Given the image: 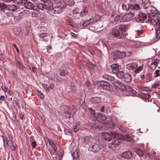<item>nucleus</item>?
<instances>
[{
  "label": "nucleus",
  "instance_id": "23",
  "mask_svg": "<svg viewBox=\"0 0 160 160\" xmlns=\"http://www.w3.org/2000/svg\"><path fill=\"white\" fill-rule=\"evenodd\" d=\"M56 5L58 7H60L62 9L65 8L66 7V4L64 0H62L57 3Z\"/></svg>",
  "mask_w": 160,
  "mask_h": 160
},
{
  "label": "nucleus",
  "instance_id": "52",
  "mask_svg": "<svg viewBox=\"0 0 160 160\" xmlns=\"http://www.w3.org/2000/svg\"><path fill=\"white\" fill-rule=\"evenodd\" d=\"M78 130V128L76 126H74L72 128V131L74 132H77Z\"/></svg>",
  "mask_w": 160,
  "mask_h": 160
},
{
  "label": "nucleus",
  "instance_id": "60",
  "mask_svg": "<svg viewBox=\"0 0 160 160\" xmlns=\"http://www.w3.org/2000/svg\"><path fill=\"white\" fill-rule=\"evenodd\" d=\"M81 106L84 109L86 108V105L84 101L83 102L82 104H81Z\"/></svg>",
  "mask_w": 160,
  "mask_h": 160
},
{
  "label": "nucleus",
  "instance_id": "48",
  "mask_svg": "<svg viewBox=\"0 0 160 160\" xmlns=\"http://www.w3.org/2000/svg\"><path fill=\"white\" fill-rule=\"evenodd\" d=\"M109 85H110V84L109 83L107 85L106 84V85L105 86L103 87L102 88L103 89L106 90H109L111 89V88H110Z\"/></svg>",
  "mask_w": 160,
  "mask_h": 160
},
{
  "label": "nucleus",
  "instance_id": "4",
  "mask_svg": "<svg viewBox=\"0 0 160 160\" xmlns=\"http://www.w3.org/2000/svg\"><path fill=\"white\" fill-rule=\"evenodd\" d=\"M76 112L75 108L73 107H70L68 110L64 112L63 115L66 118H70L73 116Z\"/></svg>",
  "mask_w": 160,
  "mask_h": 160
},
{
  "label": "nucleus",
  "instance_id": "26",
  "mask_svg": "<svg viewBox=\"0 0 160 160\" xmlns=\"http://www.w3.org/2000/svg\"><path fill=\"white\" fill-rule=\"evenodd\" d=\"M125 90H126L127 92H128L129 94L131 96L134 95L136 93V91H135L132 88L129 87H127L126 88V89Z\"/></svg>",
  "mask_w": 160,
  "mask_h": 160
},
{
  "label": "nucleus",
  "instance_id": "39",
  "mask_svg": "<svg viewBox=\"0 0 160 160\" xmlns=\"http://www.w3.org/2000/svg\"><path fill=\"white\" fill-rule=\"evenodd\" d=\"M160 82L159 81H157L155 83L152 85V88H156L160 86Z\"/></svg>",
  "mask_w": 160,
  "mask_h": 160
},
{
  "label": "nucleus",
  "instance_id": "19",
  "mask_svg": "<svg viewBox=\"0 0 160 160\" xmlns=\"http://www.w3.org/2000/svg\"><path fill=\"white\" fill-rule=\"evenodd\" d=\"M6 141H7V145H8L10 147V149L12 151H14L16 149V146L14 144L13 141L10 139L8 141L7 138Z\"/></svg>",
  "mask_w": 160,
  "mask_h": 160
},
{
  "label": "nucleus",
  "instance_id": "5",
  "mask_svg": "<svg viewBox=\"0 0 160 160\" xmlns=\"http://www.w3.org/2000/svg\"><path fill=\"white\" fill-rule=\"evenodd\" d=\"M101 149V145L100 144L98 143H95L92 145L89 146V149L94 152H98Z\"/></svg>",
  "mask_w": 160,
  "mask_h": 160
},
{
  "label": "nucleus",
  "instance_id": "31",
  "mask_svg": "<svg viewBox=\"0 0 160 160\" xmlns=\"http://www.w3.org/2000/svg\"><path fill=\"white\" fill-rule=\"evenodd\" d=\"M24 6L25 7L28 9H31L33 6V3L30 2H27L24 3Z\"/></svg>",
  "mask_w": 160,
  "mask_h": 160
},
{
  "label": "nucleus",
  "instance_id": "40",
  "mask_svg": "<svg viewBox=\"0 0 160 160\" xmlns=\"http://www.w3.org/2000/svg\"><path fill=\"white\" fill-rule=\"evenodd\" d=\"M157 65L158 63L157 62L154 61L152 63L151 65V68L152 69H154L157 67Z\"/></svg>",
  "mask_w": 160,
  "mask_h": 160
},
{
  "label": "nucleus",
  "instance_id": "17",
  "mask_svg": "<svg viewBox=\"0 0 160 160\" xmlns=\"http://www.w3.org/2000/svg\"><path fill=\"white\" fill-rule=\"evenodd\" d=\"M88 114L89 116L93 120L97 118L95 112L92 108H89Z\"/></svg>",
  "mask_w": 160,
  "mask_h": 160
},
{
  "label": "nucleus",
  "instance_id": "11",
  "mask_svg": "<svg viewBox=\"0 0 160 160\" xmlns=\"http://www.w3.org/2000/svg\"><path fill=\"white\" fill-rule=\"evenodd\" d=\"M112 34L114 36L120 39H122L124 38L123 35L121 34L120 31L117 29L112 28Z\"/></svg>",
  "mask_w": 160,
  "mask_h": 160
},
{
  "label": "nucleus",
  "instance_id": "25",
  "mask_svg": "<svg viewBox=\"0 0 160 160\" xmlns=\"http://www.w3.org/2000/svg\"><path fill=\"white\" fill-rule=\"evenodd\" d=\"M7 8L9 11H13L17 9V7L15 5L11 4L7 6Z\"/></svg>",
  "mask_w": 160,
  "mask_h": 160
},
{
  "label": "nucleus",
  "instance_id": "8",
  "mask_svg": "<svg viewBox=\"0 0 160 160\" xmlns=\"http://www.w3.org/2000/svg\"><path fill=\"white\" fill-rule=\"evenodd\" d=\"M112 133H113V132H111L110 133L106 132H104L102 133V137L105 140L110 141L112 139V136H113L112 134Z\"/></svg>",
  "mask_w": 160,
  "mask_h": 160
},
{
  "label": "nucleus",
  "instance_id": "63",
  "mask_svg": "<svg viewBox=\"0 0 160 160\" xmlns=\"http://www.w3.org/2000/svg\"><path fill=\"white\" fill-rule=\"evenodd\" d=\"M144 97L146 98H150V96L148 94H144Z\"/></svg>",
  "mask_w": 160,
  "mask_h": 160
},
{
  "label": "nucleus",
  "instance_id": "28",
  "mask_svg": "<svg viewBox=\"0 0 160 160\" xmlns=\"http://www.w3.org/2000/svg\"><path fill=\"white\" fill-rule=\"evenodd\" d=\"M49 144L51 145L52 147L53 148V151H54V152H58L57 151V148L56 146V145L54 142L52 140H49Z\"/></svg>",
  "mask_w": 160,
  "mask_h": 160
},
{
  "label": "nucleus",
  "instance_id": "6",
  "mask_svg": "<svg viewBox=\"0 0 160 160\" xmlns=\"http://www.w3.org/2000/svg\"><path fill=\"white\" fill-rule=\"evenodd\" d=\"M135 13L129 12L127 13L122 16V22H128L135 15Z\"/></svg>",
  "mask_w": 160,
  "mask_h": 160
},
{
  "label": "nucleus",
  "instance_id": "34",
  "mask_svg": "<svg viewBox=\"0 0 160 160\" xmlns=\"http://www.w3.org/2000/svg\"><path fill=\"white\" fill-rule=\"evenodd\" d=\"M91 137L89 136H86L83 138L82 142L85 144H87L89 142L91 141Z\"/></svg>",
  "mask_w": 160,
  "mask_h": 160
},
{
  "label": "nucleus",
  "instance_id": "9",
  "mask_svg": "<svg viewBox=\"0 0 160 160\" xmlns=\"http://www.w3.org/2000/svg\"><path fill=\"white\" fill-rule=\"evenodd\" d=\"M68 68L69 67L68 65H65L64 67L60 70L59 75L62 77H65L66 75L68 73Z\"/></svg>",
  "mask_w": 160,
  "mask_h": 160
},
{
  "label": "nucleus",
  "instance_id": "59",
  "mask_svg": "<svg viewBox=\"0 0 160 160\" xmlns=\"http://www.w3.org/2000/svg\"><path fill=\"white\" fill-rule=\"evenodd\" d=\"M13 101L14 103H15L16 105H18V101L17 99L16 98H14Z\"/></svg>",
  "mask_w": 160,
  "mask_h": 160
},
{
  "label": "nucleus",
  "instance_id": "38",
  "mask_svg": "<svg viewBox=\"0 0 160 160\" xmlns=\"http://www.w3.org/2000/svg\"><path fill=\"white\" fill-rule=\"evenodd\" d=\"M79 155V152L77 150L74 151L72 154L74 158L78 159Z\"/></svg>",
  "mask_w": 160,
  "mask_h": 160
},
{
  "label": "nucleus",
  "instance_id": "32",
  "mask_svg": "<svg viewBox=\"0 0 160 160\" xmlns=\"http://www.w3.org/2000/svg\"><path fill=\"white\" fill-rule=\"evenodd\" d=\"M102 78L108 81H113L114 80L113 77L108 74H105L102 76Z\"/></svg>",
  "mask_w": 160,
  "mask_h": 160
},
{
  "label": "nucleus",
  "instance_id": "3",
  "mask_svg": "<svg viewBox=\"0 0 160 160\" xmlns=\"http://www.w3.org/2000/svg\"><path fill=\"white\" fill-rule=\"evenodd\" d=\"M118 77L127 82H130L132 79L131 75L128 73H124L123 72H119L117 75Z\"/></svg>",
  "mask_w": 160,
  "mask_h": 160
},
{
  "label": "nucleus",
  "instance_id": "50",
  "mask_svg": "<svg viewBox=\"0 0 160 160\" xmlns=\"http://www.w3.org/2000/svg\"><path fill=\"white\" fill-rule=\"evenodd\" d=\"M37 95L40 98L43 99L44 98V95L42 93H40L38 91V92Z\"/></svg>",
  "mask_w": 160,
  "mask_h": 160
},
{
  "label": "nucleus",
  "instance_id": "14",
  "mask_svg": "<svg viewBox=\"0 0 160 160\" xmlns=\"http://www.w3.org/2000/svg\"><path fill=\"white\" fill-rule=\"evenodd\" d=\"M117 28L120 29L122 32V34L124 35V33L126 32L128 28L127 25L122 24H120L116 26Z\"/></svg>",
  "mask_w": 160,
  "mask_h": 160
},
{
  "label": "nucleus",
  "instance_id": "49",
  "mask_svg": "<svg viewBox=\"0 0 160 160\" xmlns=\"http://www.w3.org/2000/svg\"><path fill=\"white\" fill-rule=\"evenodd\" d=\"M51 155V156L53 158H54V157H55L54 155V154L55 153H57L58 152H55L54 151H52L50 148L48 149Z\"/></svg>",
  "mask_w": 160,
  "mask_h": 160
},
{
  "label": "nucleus",
  "instance_id": "2",
  "mask_svg": "<svg viewBox=\"0 0 160 160\" xmlns=\"http://www.w3.org/2000/svg\"><path fill=\"white\" fill-rule=\"evenodd\" d=\"M152 18H148V22L151 24H152L156 27L158 26V24H160V17L156 13H152L151 14Z\"/></svg>",
  "mask_w": 160,
  "mask_h": 160
},
{
  "label": "nucleus",
  "instance_id": "53",
  "mask_svg": "<svg viewBox=\"0 0 160 160\" xmlns=\"http://www.w3.org/2000/svg\"><path fill=\"white\" fill-rule=\"evenodd\" d=\"M119 129L122 132H125L127 130V128L121 126L119 128Z\"/></svg>",
  "mask_w": 160,
  "mask_h": 160
},
{
  "label": "nucleus",
  "instance_id": "36",
  "mask_svg": "<svg viewBox=\"0 0 160 160\" xmlns=\"http://www.w3.org/2000/svg\"><path fill=\"white\" fill-rule=\"evenodd\" d=\"M108 83H109L108 82L104 81H100L98 83V85L100 86L101 88L105 86L106 84H108Z\"/></svg>",
  "mask_w": 160,
  "mask_h": 160
},
{
  "label": "nucleus",
  "instance_id": "42",
  "mask_svg": "<svg viewBox=\"0 0 160 160\" xmlns=\"http://www.w3.org/2000/svg\"><path fill=\"white\" fill-rule=\"evenodd\" d=\"M100 15H96L93 17L92 18L94 20V22L95 23L100 19Z\"/></svg>",
  "mask_w": 160,
  "mask_h": 160
},
{
  "label": "nucleus",
  "instance_id": "37",
  "mask_svg": "<svg viewBox=\"0 0 160 160\" xmlns=\"http://www.w3.org/2000/svg\"><path fill=\"white\" fill-rule=\"evenodd\" d=\"M129 8L135 10H138L139 9V5L138 4L131 5L129 6Z\"/></svg>",
  "mask_w": 160,
  "mask_h": 160
},
{
  "label": "nucleus",
  "instance_id": "22",
  "mask_svg": "<svg viewBox=\"0 0 160 160\" xmlns=\"http://www.w3.org/2000/svg\"><path fill=\"white\" fill-rule=\"evenodd\" d=\"M94 23V20L91 18L88 20H86L82 23V25L84 27H86L88 25Z\"/></svg>",
  "mask_w": 160,
  "mask_h": 160
},
{
  "label": "nucleus",
  "instance_id": "62",
  "mask_svg": "<svg viewBox=\"0 0 160 160\" xmlns=\"http://www.w3.org/2000/svg\"><path fill=\"white\" fill-rule=\"evenodd\" d=\"M120 83V82H114V85L116 87H117L118 88V87H119V84Z\"/></svg>",
  "mask_w": 160,
  "mask_h": 160
},
{
  "label": "nucleus",
  "instance_id": "46",
  "mask_svg": "<svg viewBox=\"0 0 160 160\" xmlns=\"http://www.w3.org/2000/svg\"><path fill=\"white\" fill-rule=\"evenodd\" d=\"M5 8H7L6 5L3 2H0V9H3Z\"/></svg>",
  "mask_w": 160,
  "mask_h": 160
},
{
  "label": "nucleus",
  "instance_id": "24",
  "mask_svg": "<svg viewBox=\"0 0 160 160\" xmlns=\"http://www.w3.org/2000/svg\"><path fill=\"white\" fill-rule=\"evenodd\" d=\"M92 102L94 103H98L101 102V98L100 97H96L92 98L91 99Z\"/></svg>",
  "mask_w": 160,
  "mask_h": 160
},
{
  "label": "nucleus",
  "instance_id": "13",
  "mask_svg": "<svg viewBox=\"0 0 160 160\" xmlns=\"http://www.w3.org/2000/svg\"><path fill=\"white\" fill-rule=\"evenodd\" d=\"M136 18L137 20L142 21L147 18V15L141 12H139L137 15L136 16Z\"/></svg>",
  "mask_w": 160,
  "mask_h": 160
},
{
  "label": "nucleus",
  "instance_id": "15",
  "mask_svg": "<svg viewBox=\"0 0 160 160\" xmlns=\"http://www.w3.org/2000/svg\"><path fill=\"white\" fill-rule=\"evenodd\" d=\"M137 64L134 62L128 64L126 65V67L127 69L130 70H132L134 71L137 68Z\"/></svg>",
  "mask_w": 160,
  "mask_h": 160
},
{
  "label": "nucleus",
  "instance_id": "41",
  "mask_svg": "<svg viewBox=\"0 0 160 160\" xmlns=\"http://www.w3.org/2000/svg\"><path fill=\"white\" fill-rule=\"evenodd\" d=\"M154 77L155 78H157L160 76V70L158 69L156 70L153 73Z\"/></svg>",
  "mask_w": 160,
  "mask_h": 160
},
{
  "label": "nucleus",
  "instance_id": "27",
  "mask_svg": "<svg viewBox=\"0 0 160 160\" xmlns=\"http://www.w3.org/2000/svg\"><path fill=\"white\" fill-rule=\"evenodd\" d=\"M88 9L87 7H84L82 10L80 12V15L82 17H83L84 15H86L88 13Z\"/></svg>",
  "mask_w": 160,
  "mask_h": 160
},
{
  "label": "nucleus",
  "instance_id": "54",
  "mask_svg": "<svg viewBox=\"0 0 160 160\" xmlns=\"http://www.w3.org/2000/svg\"><path fill=\"white\" fill-rule=\"evenodd\" d=\"M13 2L16 3L20 4L22 2V0H13Z\"/></svg>",
  "mask_w": 160,
  "mask_h": 160
},
{
  "label": "nucleus",
  "instance_id": "56",
  "mask_svg": "<svg viewBox=\"0 0 160 160\" xmlns=\"http://www.w3.org/2000/svg\"><path fill=\"white\" fill-rule=\"evenodd\" d=\"M32 17H36L38 16V14L36 12H32Z\"/></svg>",
  "mask_w": 160,
  "mask_h": 160
},
{
  "label": "nucleus",
  "instance_id": "61",
  "mask_svg": "<svg viewBox=\"0 0 160 160\" xmlns=\"http://www.w3.org/2000/svg\"><path fill=\"white\" fill-rule=\"evenodd\" d=\"M19 115L20 118L22 120L23 119V118H24V116L23 115V114L21 113L19 114Z\"/></svg>",
  "mask_w": 160,
  "mask_h": 160
},
{
  "label": "nucleus",
  "instance_id": "51",
  "mask_svg": "<svg viewBox=\"0 0 160 160\" xmlns=\"http://www.w3.org/2000/svg\"><path fill=\"white\" fill-rule=\"evenodd\" d=\"M47 35V33H41L39 35V37H40V38H44V37H46Z\"/></svg>",
  "mask_w": 160,
  "mask_h": 160
},
{
  "label": "nucleus",
  "instance_id": "45",
  "mask_svg": "<svg viewBox=\"0 0 160 160\" xmlns=\"http://www.w3.org/2000/svg\"><path fill=\"white\" fill-rule=\"evenodd\" d=\"M119 87H118V88L121 90L123 91H125L126 89V88L125 86L122 83H120L119 85Z\"/></svg>",
  "mask_w": 160,
  "mask_h": 160
},
{
  "label": "nucleus",
  "instance_id": "35",
  "mask_svg": "<svg viewBox=\"0 0 160 160\" xmlns=\"http://www.w3.org/2000/svg\"><path fill=\"white\" fill-rule=\"evenodd\" d=\"M65 3L66 6L68 5L69 6H73L75 4V1L74 0H65Z\"/></svg>",
  "mask_w": 160,
  "mask_h": 160
},
{
  "label": "nucleus",
  "instance_id": "12",
  "mask_svg": "<svg viewBox=\"0 0 160 160\" xmlns=\"http://www.w3.org/2000/svg\"><path fill=\"white\" fill-rule=\"evenodd\" d=\"M120 156L121 157L127 159L130 158L132 156V152L130 151H128L122 153Z\"/></svg>",
  "mask_w": 160,
  "mask_h": 160
},
{
  "label": "nucleus",
  "instance_id": "44",
  "mask_svg": "<svg viewBox=\"0 0 160 160\" xmlns=\"http://www.w3.org/2000/svg\"><path fill=\"white\" fill-rule=\"evenodd\" d=\"M38 7L39 9L41 10H44L46 9L44 3L40 4L38 5Z\"/></svg>",
  "mask_w": 160,
  "mask_h": 160
},
{
  "label": "nucleus",
  "instance_id": "57",
  "mask_svg": "<svg viewBox=\"0 0 160 160\" xmlns=\"http://www.w3.org/2000/svg\"><path fill=\"white\" fill-rule=\"evenodd\" d=\"M72 12L73 13H77L79 12V10L78 8L73 9L72 10Z\"/></svg>",
  "mask_w": 160,
  "mask_h": 160
},
{
  "label": "nucleus",
  "instance_id": "20",
  "mask_svg": "<svg viewBox=\"0 0 160 160\" xmlns=\"http://www.w3.org/2000/svg\"><path fill=\"white\" fill-rule=\"evenodd\" d=\"M111 68L112 69V72L113 73L118 74V73L120 72L119 69V65L117 64H112L111 65Z\"/></svg>",
  "mask_w": 160,
  "mask_h": 160
},
{
  "label": "nucleus",
  "instance_id": "21",
  "mask_svg": "<svg viewBox=\"0 0 160 160\" xmlns=\"http://www.w3.org/2000/svg\"><path fill=\"white\" fill-rule=\"evenodd\" d=\"M15 60V64L17 67H18L20 70H23L25 68V67L23 65L22 63L19 60L16 59Z\"/></svg>",
  "mask_w": 160,
  "mask_h": 160
},
{
  "label": "nucleus",
  "instance_id": "43",
  "mask_svg": "<svg viewBox=\"0 0 160 160\" xmlns=\"http://www.w3.org/2000/svg\"><path fill=\"white\" fill-rule=\"evenodd\" d=\"M143 68L142 66H141L135 69L134 71V72L136 73H139L142 70Z\"/></svg>",
  "mask_w": 160,
  "mask_h": 160
},
{
  "label": "nucleus",
  "instance_id": "1",
  "mask_svg": "<svg viewBox=\"0 0 160 160\" xmlns=\"http://www.w3.org/2000/svg\"><path fill=\"white\" fill-rule=\"evenodd\" d=\"M113 135V139L111 143H109V146L110 148L114 150L115 148L117 147V146L120 145V142L121 141V139L120 138H119L117 133L116 132H113V133H112ZM121 138L122 140L127 141H131L132 140V138L128 135H122Z\"/></svg>",
  "mask_w": 160,
  "mask_h": 160
},
{
  "label": "nucleus",
  "instance_id": "55",
  "mask_svg": "<svg viewBox=\"0 0 160 160\" xmlns=\"http://www.w3.org/2000/svg\"><path fill=\"white\" fill-rule=\"evenodd\" d=\"M31 145H32V147L33 148H35L36 147V145H37L36 142L35 141H33L31 143Z\"/></svg>",
  "mask_w": 160,
  "mask_h": 160
},
{
  "label": "nucleus",
  "instance_id": "58",
  "mask_svg": "<svg viewBox=\"0 0 160 160\" xmlns=\"http://www.w3.org/2000/svg\"><path fill=\"white\" fill-rule=\"evenodd\" d=\"M32 8H33V9L35 11H38L39 10L38 5L33 6Z\"/></svg>",
  "mask_w": 160,
  "mask_h": 160
},
{
  "label": "nucleus",
  "instance_id": "16",
  "mask_svg": "<svg viewBox=\"0 0 160 160\" xmlns=\"http://www.w3.org/2000/svg\"><path fill=\"white\" fill-rule=\"evenodd\" d=\"M46 9L49 10H52L53 8V4L50 1L48 0L44 3Z\"/></svg>",
  "mask_w": 160,
  "mask_h": 160
},
{
  "label": "nucleus",
  "instance_id": "10",
  "mask_svg": "<svg viewBox=\"0 0 160 160\" xmlns=\"http://www.w3.org/2000/svg\"><path fill=\"white\" fill-rule=\"evenodd\" d=\"M96 118H97V120L101 123L105 124H106L107 123V119L108 118L104 115L102 114H99Z\"/></svg>",
  "mask_w": 160,
  "mask_h": 160
},
{
  "label": "nucleus",
  "instance_id": "47",
  "mask_svg": "<svg viewBox=\"0 0 160 160\" xmlns=\"http://www.w3.org/2000/svg\"><path fill=\"white\" fill-rule=\"evenodd\" d=\"M2 89L4 91L5 93L7 92L8 94L10 95V92L8 90V88L5 87H4L3 88L2 87Z\"/></svg>",
  "mask_w": 160,
  "mask_h": 160
},
{
  "label": "nucleus",
  "instance_id": "7",
  "mask_svg": "<svg viewBox=\"0 0 160 160\" xmlns=\"http://www.w3.org/2000/svg\"><path fill=\"white\" fill-rule=\"evenodd\" d=\"M126 56V54L124 52L119 51H116L114 52L113 58L114 59L119 58H123Z\"/></svg>",
  "mask_w": 160,
  "mask_h": 160
},
{
  "label": "nucleus",
  "instance_id": "30",
  "mask_svg": "<svg viewBox=\"0 0 160 160\" xmlns=\"http://www.w3.org/2000/svg\"><path fill=\"white\" fill-rule=\"evenodd\" d=\"M114 21L115 23H119L120 22H122V17L120 15H117L116 16L114 20Z\"/></svg>",
  "mask_w": 160,
  "mask_h": 160
},
{
  "label": "nucleus",
  "instance_id": "29",
  "mask_svg": "<svg viewBox=\"0 0 160 160\" xmlns=\"http://www.w3.org/2000/svg\"><path fill=\"white\" fill-rule=\"evenodd\" d=\"M156 37L157 38H160V24H158V26L155 27Z\"/></svg>",
  "mask_w": 160,
  "mask_h": 160
},
{
  "label": "nucleus",
  "instance_id": "33",
  "mask_svg": "<svg viewBox=\"0 0 160 160\" xmlns=\"http://www.w3.org/2000/svg\"><path fill=\"white\" fill-rule=\"evenodd\" d=\"M136 152L140 157H142L144 155V152L140 148H136Z\"/></svg>",
  "mask_w": 160,
  "mask_h": 160
},
{
  "label": "nucleus",
  "instance_id": "64",
  "mask_svg": "<svg viewBox=\"0 0 160 160\" xmlns=\"http://www.w3.org/2000/svg\"><path fill=\"white\" fill-rule=\"evenodd\" d=\"M6 14L8 16H12V13L11 12H8L6 13Z\"/></svg>",
  "mask_w": 160,
  "mask_h": 160
},
{
  "label": "nucleus",
  "instance_id": "18",
  "mask_svg": "<svg viewBox=\"0 0 160 160\" xmlns=\"http://www.w3.org/2000/svg\"><path fill=\"white\" fill-rule=\"evenodd\" d=\"M52 11L55 14H59L62 12L63 10L60 7H58L56 4H55L54 6H53V8Z\"/></svg>",
  "mask_w": 160,
  "mask_h": 160
}]
</instances>
